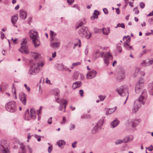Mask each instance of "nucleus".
I'll list each match as a JSON object with an SVG mask.
<instances>
[{"label":"nucleus","instance_id":"39","mask_svg":"<svg viewBox=\"0 0 153 153\" xmlns=\"http://www.w3.org/2000/svg\"><path fill=\"white\" fill-rule=\"evenodd\" d=\"M80 63L79 62H74L72 63V66L71 67V69H73L74 67H76L77 65H79Z\"/></svg>","mask_w":153,"mask_h":153},{"label":"nucleus","instance_id":"12","mask_svg":"<svg viewBox=\"0 0 153 153\" xmlns=\"http://www.w3.org/2000/svg\"><path fill=\"white\" fill-rule=\"evenodd\" d=\"M141 122V120L140 119H136L134 120L129 119L126 122V125L128 126L130 123H132V127L133 128H134L137 126Z\"/></svg>","mask_w":153,"mask_h":153},{"label":"nucleus","instance_id":"56","mask_svg":"<svg viewBox=\"0 0 153 153\" xmlns=\"http://www.w3.org/2000/svg\"><path fill=\"white\" fill-rule=\"evenodd\" d=\"M1 38L2 40H3L4 38L5 37L4 36V34L3 32H1Z\"/></svg>","mask_w":153,"mask_h":153},{"label":"nucleus","instance_id":"5","mask_svg":"<svg viewBox=\"0 0 153 153\" xmlns=\"http://www.w3.org/2000/svg\"><path fill=\"white\" fill-rule=\"evenodd\" d=\"M116 91L119 94L122 96H126V100L124 103L125 104L126 103V101L128 98V87L126 85L122 86L117 88Z\"/></svg>","mask_w":153,"mask_h":153},{"label":"nucleus","instance_id":"43","mask_svg":"<svg viewBox=\"0 0 153 153\" xmlns=\"http://www.w3.org/2000/svg\"><path fill=\"white\" fill-rule=\"evenodd\" d=\"M75 128V125L73 124H71L69 127V129L72 130L74 129Z\"/></svg>","mask_w":153,"mask_h":153},{"label":"nucleus","instance_id":"10","mask_svg":"<svg viewBox=\"0 0 153 153\" xmlns=\"http://www.w3.org/2000/svg\"><path fill=\"white\" fill-rule=\"evenodd\" d=\"M6 110L10 112L14 113L17 110L16 102L13 101H11L5 105Z\"/></svg>","mask_w":153,"mask_h":153},{"label":"nucleus","instance_id":"36","mask_svg":"<svg viewBox=\"0 0 153 153\" xmlns=\"http://www.w3.org/2000/svg\"><path fill=\"white\" fill-rule=\"evenodd\" d=\"M99 14V13L98 11L97 10H95L94 11V12L93 14V16L94 17V19H97V16Z\"/></svg>","mask_w":153,"mask_h":153},{"label":"nucleus","instance_id":"18","mask_svg":"<svg viewBox=\"0 0 153 153\" xmlns=\"http://www.w3.org/2000/svg\"><path fill=\"white\" fill-rule=\"evenodd\" d=\"M125 71L124 69H122L119 72L117 77V79L121 80L124 79L125 77Z\"/></svg>","mask_w":153,"mask_h":153},{"label":"nucleus","instance_id":"45","mask_svg":"<svg viewBox=\"0 0 153 153\" xmlns=\"http://www.w3.org/2000/svg\"><path fill=\"white\" fill-rule=\"evenodd\" d=\"M66 121V118L65 117H62V122L60 123V124L61 125H62L63 124H65Z\"/></svg>","mask_w":153,"mask_h":153},{"label":"nucleus","instance_id":"9","mask_svg":"<svg viewBox=\"0 0 153 153\" xmlns=\"http://www.w3.org/2000/svg\"><path fill=\"white\" fill-rule=\"evenodd\" d=\"M0 149L2 153H10L9 144L5 140H2L1 141Z\"/></svg>","mask_w":153,"mask_h":153},{"label":"nucleus","instance_id":"64","mask_svg":"<svg viewBox=\"0 0 153 153\" xmlns=\"http://www.w3.org/2000/svg\"><path fill=\"white\" fill-rule=\"evenodd\" d=\"M148 149L149 151H152L153 150V147L152 145H151L150 147H149Z\"/></svg>","mask_w":153,"mask_h":153},{"label":"nucleus","instance_id":"29","mask_svg":"<svg viewBox=\"0 0 153 153\" xmlns=\"http://www.w3.org/2000/svg\"><path fill=\"white\" fill-rule=\"evenodd\" d=\"M18 18L17 16H14L11 19V22L14 26L17 27V26L15 25V23L17 22Z\"/></svg>","mask_w":153,"mask_h":153},{"label":"nucleus","instance_id":"2","mask_svg":"<svg viewBox=\"0 0 153 153\" xmlns=\"http://www.w3.org/2000/svg\"><path fill=\"white\" fill-rule=\"evenodd\" d=\"M94 55L95 57L94 60L100 56L103 58L104 64L106 66L108 65L110 59H112L113 58L112 55L109 53H105L104 52H102L99 50L97 51Z\"/></svg>","mask_w":153,"mask_h":153},{"label":"nucleus","instance_id":"58","mask_svg":"<svg viewBox=\"0 0 153 153\" xmlns=\"http://www.w3.org/2000/svg\"><path fill=\"white\" fill-rule=\"evenodd\" d=\"M83 93L84 91L82 90H80L79 91V93L81 97H83Z\"/></svg>","mask_w":153,"mask_h":153},{"label":"nucleus","instance_id":"27","mask_svg":"<svg viewBox=\"0 0 153 153\" xmlns=\"http://www.w3.org/2000/svg\"><path fill=\"white\" fill-rule=\"evenodd\" d=\"M103 34L104 35H107L110 32V30L109 28L103 27L102 29Z\"/></svg>","mask_w":153,"mask_h":153},{"label":"nucleus","instance_id":"61","mask_svg":"<svg viewBox=\"0 0 153 153\" xmlns=\"http://www.w3.org/2000/svg\"><path fill=\"white\" fill-rule=\"evenodd\" d=\"M140 71V74L141 75H142L143 76H144L145 75V73L144 71Z\"/></svg>","mask_w":153,"mask_h":153},{"label":"nucleus","instance_id":"3","mask_svg":"<svg viewBox=\"0 0 153 153\" xmlns=\"http://www.w3.org/2000/svg\"><path fill=\"white\" fill-rule=\"evenodd\" d=\"M44 64V63L43 62H39L37 63H33L30 67L28 74L30 75L34 74L38 72L40 68L43 66Z\"/></svg>","mask_w":153,"mask_h":153},{"label":"nucleus","instance_id":"44","mask_svg":"<svg viewBox=\"0 0 153 153\" xmlns=\"http://www.w3.org/2000/svg\"><path fill=\"white\" fill-rule=\"evenodd\" d=\"M117 49L120 53H121V52L122 48L121 47V45L120 44H119L117 45Z\"/></svg>","mask_w":153,"mask_h":153},{"label":"nucleus","instance_id":"46","mask_svg":"<svg viewBox=\"0 0 153 153\" xmlns=\"http://www.w3.org/2000/svg\"><path fill=\"white\" fill-rule=\"evenodd\" d=\"M79 45V47H80L81 46L80 44V40L79 39H77V42L74 44V45L75 46H76Z\"/></svg>","mask_w":153,"mask_h":153},{"label":"nucleus","instance_id":"53","mask_svg":"<svg viewBox=\"0 0 153 153\" xmlns=\"http://www.w3.org/2000/svg\"><path fill=\"white\" fill-rule=\"evenodd\" d=\"M45 83L47 84H49L50 85H51V83L50 80L48 79V78H46L45 79Z\"/></svg>","mask_w":153,"mask_h":153},{"label":"nucleus","instance_id":"55","mask_svg":"<svg viewBox=\"0 0 153 153\" xmlns=\"http://www.w3.org/2000/svg\"><path fill=\"white\" fill-rule=\"evenodd\" d=\"M103 11L106 14H107L108 12V10L106 8H104L103 9Z\"/></svg>","mask_w":153,"mask_h":153},{"label":"nucleus","instance_id":"38","mask_svg":"<svg viewBox=\"0 0 153 153\" xmlns=\"http://www.w3.org/2000/svg\"><path fill=\"white\" fill-rule=\"evenodd\" d=\"M126 39V42H129L131 40V37L129 35H128L127 36H124L123 38V40H124L125 39Z\"/></svg>","mask_w":153,"mask_h":153},{"label":"nucleus","instance_id":"11","mask_svg":"<svg viewBox=\"0 0 153 153\" xmlns=\"http://www.w3.org/2000/svg\"><path fill=\"white\" fill-rule=\"evenodd\" d=\"M27 40L25 39H23L21 43V46L19 50L23 53L27 54L29 53L28 47L27 44Z\"/></svg>","mask_w":153,"mask_h":153},{"label":"nucleus","instance_id":"7","mask_svg":"<svg viewBox=\"0 0 153 153\" xmlns=\"http://www.w3.org/2000/svg\"><path fill=\"white\" fill-rule=\"evenodd\" d=\"M78 33L80 36L89 39L91 36V34L88 30L87 27L83 26L81 27L79 30Z\"/></svg>","mask_w":153,"mask_h":153},{"label":"nucleus","instance_id":"25","mask_svg":"<svg viewBox=\"0 0 153 153\" xmlns=\"http://www.w3.org/2000/svg\"><path fill=\"white\" fill-rule=\"evenodd\" d=\"M116 109V107H114L111 108H108L106 110V114L108 115L111 114L114 112Z\"/></svg>","mask_w":153,"mask_h":153},{"label":"nucleus","instance_id":"48","mask_svg":"<svg viewBox=\"0 0 153 153\" xmlns=\"http://www.w3.org/2000/svg\"><path fill=\"white\" fill-rule=\"evenodd\" d=\"M72 7L76 8L79 11L80 10V7L77 4H74L73 6Z\"/></svg>","mask_w":153,"mask_h":153},{"label":"nucleus","instance_id":"33","mask_svg":"<svg viewBox=\"0 0 153 153\" xmlns=\"http://www.w3.org/2000/svg\"><path fill=\"white\" fill-rule=\"evenodd\" d=\"M65 142L63 140H59L56 143L59 147H61L63 145H65Z\"/></svg>","mask_w":153,"mask_h":153},{"label":"nucleus","instance_id":"47","mask_svg":"<svg viewBox=\"0 0 153 153\" xmlns=\"http://www.w3.org/2000/svg\"><path fill=\"white\" fill-rule=\"evenodd\" d=\"M148 22L150 25L153 24V19L149 18L148 19Z\"/></svg>","mask_w":153,"mask_h":153},{"label":"nucleus","instance_id":"40","mask_svg":"<svg viewBox=\"0 0 153 153\" xmlns=\"http://www.w3.org/2000/svg\"><path fill=\"white\" fill-rule=\"evenodd\" d=\"M27 148L29 153H32L33 152V148L30 146L28 145Z\"/></svg>","mask_w":153,"mask_h":153},{"label":"nucleus","instance_id":"35","mask_svg":"<svg viewBox=\"0 0 153 153\" xmlns=\"http://www.w3.org/2000/svg\"><path fill=\"white\" fill-rule=\"evenodd\" d=\"M122 143H123V140H122L119 139L116 140L114 142L115 144L116 145L120 144Z\"/></svg>","mask_w":153,"mask_h":153},{"label":"nucleus","instance_id":"54","mask_svg":"<svg viewBox=\"0 0 153 153\" xmlns=\"http://www.w3.org/2000/svg\"><path fill=\"white\" fill-rule=\"evenodd\" d=\"M68 3L70 5L72 4L74 1V0H67Z\"/></svg>","mask_w":153,"mask_h":153},{"label":"nucleus","instance_id":"30","mask_svg":"<svg viewBox=\"0 0 153 153\" xmlns=\"http://www.w3.org/2000/svg\"><path fill=\"white\" fill-rule=\"evenodd\" d=\"M12 92L13 94V96L15 97V99H17V96L16 95V88L14 87V84H13L12 89Z\"/></svg>","mask_w":153,"mask_h":153},{"label":"nucleus","instance_id":"31","mask_svg":"<svg viewBox=\"0 0 153 153\" xmlns=\"http://www.w3.org/2000/svg\"><path fill=\"white\" fill-rule=\"evenodd\" d=\"M119 123V121L117 120H115L111 123V125L113 128L116 127Z\"/></svg>","mask_w":153,"mask_h":153},{"label":"nucleus","instance_id":"37","mask_svg":"<svg viewBox=\"0 0 153 153\" xmlns=\"http://www.w3.org/2000/svg\"><path fill=\"white\" fill-rule=\"evenodd\" d=\"M140 71V69L139 68H136L135 72L133 74V76L134 77L137 76L138 74V72Z\"/></svg>","mask_w":153,"mask_h":153},{"label":"nucleus","instance_id":"4","mask_svg":"<svg viewBox=\"0 0 153 153\" xmlns=\"http://www.w3.org/2000/svg\"><path fill=\"white\" fill-rule=\"evenodd\" d=\"M30 36L32 40L35 47H36L39 46L40 45V42L38 32L35 30H30Z\"/></svg>","mask_w":153,"mask_h":153},{"label":"nucleus","instance_id":"60","mask_svg":"<svg viewBox=\"0 0 153 153\" xmlns=\"http://www.w3.org/2000/svg\"><path fill=\"white\" fill-rule=\"evenodd\" d=\"M31 138V136L30 135V133H28L27 135V142H28L29 141V140Z\"/></svg>","mask_w":153,"mask_h":153},{"label":"nucleus","instance_id":"13","mask_svg":"<svg viewBox=\"0 0 153 153\" xmlns=\"http://www.w3.org/2000/svg\"><path fill=\"white\" fill-rule=\"evenodd\" d=\"M103 123V120L100 119L99 120L96 125L92 128L91 132L93 134H95L98 132L101 129L100 127Z\"/></svg>","mask_w":153,"mask_h":153},{"label":"nucleus","instance_id":"23","mask_svg":"<svg viewBox=\"0 0 153 153\" xmlns=\"http://www.w3.org/2000/svg\"><path fill=\"white\" fill-rule=\"evenodd\" d=\"M26 150L25 148V146L23 144H20L19 153H26Z\"/></svg>","mask_w":153,"mask_h":153},{"label":"nucleus","instance_id":"57","mask_svg":"<svg viewBox=\"0 0 153 153\" xmlns=\"http://www.w3.org/2000/svg\"><path fill=\"white\" fill-rule=\"evenodd\" d=\"M52 117H50L48 121L47 122L50 124H51L52 123Z\"/></svg>","mask_w":153,"mask_h":153},{"label":"nucleus","instance_id":"62","mask_svg":"<svg viewBox=\"0 0 153 153\" xmlns=\"http://www.w3.org/2000/svg\"><path fill=\"white\" fill-rule=\"evenodd\" d=\"M52 147L51 146H49L48 148V152L49 153H51L52 151Z\"/></svg>","mask_w":153,"mask_h":153},{"label":"nucleus","instance_id":"50","mask_svg":"<svg viewBox=\"0 0 153 153\" xmlns=\"http://www.w3.org/2000/svg\"><path fill=\"white\" fill-rule=\"evenodd\" d=\"M140 6L142 9L145 6V4L143 2H140Z\"/></svg>","mask_w":153,"mask_h":153},{"label":"nucleus","instance_id":"19","mask_svg":"<svg viewBox=\"0 0 153 153\" xmlns=\"http://www.w3.org/2000/svg\"><path fill=\"white\" fill-rule=\"evenodd\" d=\"M53 94L55 96L56 102L57 100H59L61 99L59 98L60 90L59 89L56 88L53 90Z\"/></svg>","mask_w":153,"mask_h":153},{"label":"nucleus","instance_id":"28","mask_svg":"<svg viewBox=\"0 0 153 153\" xmlns=\"http://www.w3.org/2000/svg\"><path fill=\"white\" fill-rule=\"evenodd\" d=\"M141 65L143 66H147L150 65L149 59L143 60L141 63Z\"/></svg>","mask_w":153,"mask_h":153},{"label":"nucleus","instance_id":"49","mask_svg":"<svg viewBox=\"0 0 153 153\" xmlns=\"http://www.w3.org/2000/svg\"><path fill=\"white\" fill-rule=\"evenodd\" d=\"M133 10L135 12V13L137 14L139 13V10L137 9V7H134Z\"/></svg>","mask_w":153,"mask_h":153},{"label":"nucleus","instance_id":"15","mask_svg":"<svg viewBox=\"0 0 153 153\" xmlns=\"http://www.w3.org/2000/svg\"><path fill=\"white\" fill-rule=\"evenodd\" d=\"M56 102L60 105L59 107V109L60 111H62L63 109V105H66L67 102L66 100L61 99L59 100H57Z\"/></svg>","mask_w":153,"mask_h":153},{"label":"nucleus","instance_id":"1","mask_svg":"<svg viewBox=\"0 0 153 153\" xmlns=\"http://www.w3.org/2000/svg\"><path fill=\"white\" fill-rule=\"evenodd\" d=\"M147 97V94L146 91L144 90L138 99L135 100L134 102L132 110L133 113H136L141 107L142 105H143L145 104Z\"/></svg>","mask_w":153,"mask_h":153},{"label":"nucleus","instance_id":"24","mask_svg":"<svg viewBox=\"0 0 153 153\" xmlns=\"http://www.w3.org/2000/svg\"><path fill=\"white\" fill-rule=\"evenodd\" d=\"M148 90L150 95H153V83H150L148 85Z\"/></svg>","mask_w":153,"mask_h":153},{"label":"nucleus","instance_id":"6","mask_svg":"<svg viewBox=\"0 0 153 153\" xmlns=\"http://www.w3.org/2000/svg\"><path fill=\"white\" fill-rule=\"evenodd\" d=\"M36 114L35 109L33 108H31L30 109V112L29 109H27L25 114L24 116V119L27 120H29L31 119H35L36 117Z\"/></svg>","mask_w":153,"mask_h":153},{"label":"nucleus","instance_id":"59","mask_svg":"<svg viewBox=\"0 0 153 153\" xmlns=\"http://www.w3.org/2000/svg\"><path fill=\"white\" fill-rule=\"evenodd\" d=\"M83 25V23L81 22L79 23L78 25L76 27V28L77 29L79 27Z\"/></svg>","mask_w":153,"mask_h":153},{"label":"nucleus","instance_id":"8","mask_svg":"<svg viewBox=\"0 0 153 153\" xmlns=\"http://www.w3.org/2000/svg\"><path fill=\"white\" fill-rule=\"evenodd\" d=\"M144 80L143 78L141 77L140 78L138 82V83L136 85L135 88V91L136 93L137 94L140 93L141 91L145 90V89H143L144 86ZM146 93L147 91H146Z\"/></svg>","mask_w":153,"mask_h":153},{"label":"nucleus","instance_id":"42","mask_svg":"<svg viewBox=\"0 0 153 153\" xmlns=\"http://www.w3.org/2000/svg\"><path fill=\"white\" fill-rule=\"evenodd\" d=\"M100 101H103L105 98V96L104 95H100L98 96Z\"/></svg>","mask_w":153,"mask_h":153},{"label":"nucleus","instance_id":"14","mask_svg":"<svg viewBox=\"0 0 153 153\" xmlns=\"http://www.w3.org/2000/svg\"><path fill=\"white\" fill-rule=\"evenodd\" d=\"M97 74V72L94 70H92L87 74L86 78L87 79H92L96 76Z\"/></svg>","mask_w":153,"mask_h":153},{"label":"nucleus","instance_id":"41","mask_svg":"<svg viewBox=\"0 0 153 153\" xmlns=\"http://www.w3.org/2000/svg\"><path fill=\"white\" fill-rule=\"evenodd\" d=\"M118 27H121L123 28H125V25L123 23H122L121 24L118 23L117 25V27H115V28H117Z\"/></svg>","mask_w":153,"mask_h":153},{"label":"nucleus","instance_id":"22","mask_svg":"<svg viewBox=\"0 0 153 153\" xmlns=\"http://www.w3.org/2000/svg\"><path fill=\"white\" fill-rule=\"evenodd\" d=\"M82 85V83L81 82L77 81L73 84L72 89L74 90L80 87Z\"/></svg>","mask_w":153,"mask_h":153},{"label":"nucleus","instance_id":"17","mask_svg":"<svg viewBox=\"0 0 153 153\" xmlns=\"http://www.w3.org/2000/svg\"><path fill=\"white\" fill-rule=\"evenodd\" d=\"M27 11L23 10H21L19 11V17L20 19H25L27 17Z\"/></svg>","mask_w":153,"mask_h":153},{"label":"nucleus","instance_id":"16","mask_svg":"<svg viewBox=\"0 0 153 153\" xmlns=\"http://www.w3.org/2000/svg\"><path fill=\"white\" fill-rule=\"evenodd\" d=\"M26 95L24 93H22L19 94V98L22 104L25 105L26 102Z\"/></svg>","mask_w":153,"mask_h":153},{"label":"nucleus","instance_id":"63","mask_svg":"<svg viewBox=\"0 0 153 153\" xmlns=\"http://www.w3.org/2000/svg\"><path fill=\"white\" fill-rule=\"evenodd\" d=\"M149 60L150 65L153 64V58L151 59H149Z\"/></svg>","mask_w":153,"mask_h":153},{"label":"nucleus","instance_id":"20","mask_svg":"<svg viewBox=\"0 0 153 153\" xmlns=\"http://www.w3.org/2000/svg\"><path fill=\"white\" fill-rule=\"evenodd\" d=\"M133 138L132 135L127 136L123 139V143H127L130 142L133 140Z\"/></svg>","mask_w":153,"mask_h":153},{"label":"nucleus","instance_id":"26","mask_svg":"<svg viewBox=\"0 0 153 153\" xmlns=\"http://www.w3.org/2000/svg\"><path fill=\"white\" fill-rule=\"evenodd\" d=\"M30 55L35 59H36L39 58L40 55L38 52H31L30 53Z\"/></svg>","mask_w":153,"mask_h":153},{"label":"nucleus","instance_id":"52","mask_svg":"<svg viewBox=\"0 0 153 153\" xmlns=\"http://www.w3.org/2000/svg\"><path fill=\"white\" fill-rule=\"evenodd\" d=\"M77 143V142L76 141H74L72 144V146L73 148H75L76 147V144Z\"/></svg>","mask_w":153,"mask_h":153},{"label":"nucleus","instance_id":"32","mask_svg":"<svg viewBox=\"0 0 153 153\" xmlns=\"http://www.w3.org/2000/svg\"><path fill=\"white\" fill-rule=\"evenodd\" d=\"M124 46L125 48L128 50H133L134 49L131 46H130L129 44L127 43L124 42Z\"/></svg>","mask_w":153,"mask_h":153},{"label":"nucleus","instance_id":"21","mask_svg":"<svg viewBox=\"0 0 153 153\" xmlns=\"http://www.w3.org/2000/svg\"><path fill=\"white\" fill-rule=\"evenodd\" d=\"M51 46L54 48H58L60 46V43L59 42H51Z\"/></svg>","mask_w":153,"mask_h":153},{"label":"nucleus","instance_id":"51","mask_svg":"<svg viewBox=\"0 0 153 153\" xmlns=\"http://www.w3.org/2000/svg\"><path fill=\"white\" fill-rule=\"evenodd\" d=\"M43 107L42 106H40L39 110L37 111V114L38 115H39L41 113V111L42 109L43 108Z\"/></svg>","mask_w":153,"mask_h":153},{"label":"nucleus","instance_id":"34","mask_svg":"<svg viewBox=\"0 0 153 153\" xmlns=\"http://www.w3.org/2000/svg\"><path fill=\"white\" fill-rule=\"evenodd\" d=\"M50 35L51 37V39H50V42H52L54 39L53 37L56 35V33L53 31L50 30Z\"/></svg>","mask_w":153,"mask_h":153}]
</instances>
